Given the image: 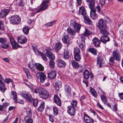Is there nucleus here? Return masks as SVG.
Masks as SVG:
<instances>
[{"mask_svg":"<svg viewBox=\"0 0 123 123\" xmlns=\"http://www.w3.org/2000/svg\"><path fill=\"white\" fill-rule=\"evenodd\" d=\"M46 54L47 57L50 59L49 63V66L51 68H54L55 63L53 61L55 58V56L49 50H47Z\"/></svg>","mask_w":123,"mask_h":123,"instance_id":"f257e3e1","label":"nucleus"},{"mask_svg":"<svg viewBox=\"0 0 123 123\" xmlns=\"http://www.w3.org/2000/svg\"><path fill=\"white\" fill-rule=\"evenodd\" d=\"M38 91L40 97L42 98H46L49 97V93L46 89L40 88L38 89Z\"/></svg>","mask_w":123,"mask_h":123,"instance_id":"f03ea898","label":"nucleus"},{"mask_svg":"<svg viewBox=\"0 0 123 123\" xmlns=\"http://www.w3.org/2000/svg\"><path fill=\"white\" fill-rule=\"evenodd\" d=\"M11 23L13 25L18 24L21 21V18L18 16L14 15L11 16L9 18Z\"/></svg>","mask_w":123,"mask_h":123,"instance_id":"7ed1b4c3","label":"nucleus"},{"mask_svg":"<svg viewBox=\"0 0 123 123\" xmlns=\"http://www.w3.org/2000/svg\"><path fill=\"white\" fill-rule=\"evenodd\" d=\"M36 76L38 79H40V82L42 83H43L47 79L45 74L42 72L37 73L36 74Z\"/></svg>","mask_w":123,"mask_h":123,"instance_id":"20e7f679","label":"nucleus"},{"mask_svg":"<svg viewBox=\"0 0 123 123\" xmlns=\"http://www.w3.org/2000/svg\"><path fill=\"white\" fill-rule=\"evenodd\" d=\"M10 40L12 48L14 49H16L20 47L19 44L15 41L13 38L10 37Z\"/></svg>","mask_w":123,"mask_h":123,"instance_id":"39448f33","label":"nucleus"},{"mask_svg":"<svg viewBox=\"0 0 123 123\" xmlns=\"http://www.w3.org/2000/svg\"><path fill=\"white\" fill-rule=\"evenodd\" d=\"M70 25L74 27L75 30L78 32L80 31L81 27V26L78 24L74 20L71 21L70 23Z\"/></svg>","mask_w":123,"mask_h":123,"instance_id":"423d86ee","label":"nucleus"},{"mask_svg":"<svg viewBox=\"0 0 123 123\" xmlns=\"http://www.w3.org/2000/svg\"><path fill=\"white\" fill-rule=\"evenodd\" d=\"M98 26L100 29L102 28H105L107 27L106 23L105 20L103 19H101L98 20Z\"/></svg>","mask_w":123,"mask_h":123,"instance_id":"0eeeda50","label":"nucleus"},{"mask_svg":"<svg viewBox=\"0 0 123 123\" xmlns=\"http://www.w3.org/2000/svg\"><path fill=\"white\" fill-rule=\"evenodd\" d=\"M113 57L117 61H119L120 59V55L119 53L117 51L115 50L112 53Z\"/></svg>","mask_w":123,"mask_h":123,"instance_id":"6e6552de","label":"nucleus"},{"mask_svg":"<svg viewBox=\"0 0 123 123\" xmlns=\"http://www.w3.org/2000/svg\"><path fill=\"white\" fill-rule=\"evenodd\" d=\"M93 8H95V10H94L92 9H91V11L90 12V15L91 18L93 19L94 20L97 18L98 16L97 14L95 13L96 10V9L95 8V7H94Z\"/></svg>","mask_w":123,"mask_h":123,"instance_id":"1a4fd4ad","label":"nucleus"},{"mask_svg":"<svg viewBox=\"0 0 123 123\" xmlns=\"http://www.w3.org/2000/svg\"><path fill=\"white\" fill-rule=\"evenodd\" d=\"M17 41L19 43L24 44L26 42L27 39L25 37L21 36L17 37Z\"/></svg>","mask_w":123,"mask_h":123,"instance_id":"9d476101","label":"nucleus"},{"mask_svg":"<svg viewBox=\"0 0 123 123\" xmlns=\"http://www.w3.org/2000/svg\"><path fill=\"white\" fill-rule=\"evenodd\" d=\"M75 109L74 107L70 106L68 107L67 108V112L70 115H74L75 113Z\"/></svg>","mask_w":123,"mask_h":123,"instance_id":"9b49d317","label":"nucleus"},{"mask_svg":"<svg viewBox=\"0 0 123 123\" xmlns=\"http://www.w3.org/2000/svg\"><path fill=\"white\" fill-rule=\"evenodd\" d=\"M22 96L28 101L31 102V101L32 99V98L30 94L27 93H24L22 94Z\"/></svg>","mask_w":123,"mask_h":123,"instance_id":"f8f14e48","label":"nucleus"},{"mask_svg":"<svg viewBox=\"0 0 123 123\" xmlns=\"http://www.w3.org/2000/svg\"><path fill=\"white\" fill-rule=\"evenodd\" d=\"M84 121L87 123H93V120L87 115H84Z\"/></svg>","mask_w":123,"mask_h":123,"instance_id":"ddd939ff","label":"nucleus"},{"mask_svg":"<svg viewBox=\"0 0 123 123\" xmlns=\"http://www.w3.org/2000/svg\"><path fill=\"white\" fill-rule=\"evenodd\" d=\"M10 12L8 9L2 10L0 13V18H3L5 17Z\"/></svg>","mask_w":123,"mask_h":123,"instance_id":"4468645a","label":"nucleus"},{"mask_svg":"<svg viewBox=\"0 0 123 123\" xmlns=\"http://www.w3.org/2000/svg\"><path fill=\"white\" fill-rule=\"evenodd\" d=\"M57 66L59 68H62L65 67L66 63L62 59H58L57 61Z\"/></svg>","mask_w":123,"mask_h":123,"instance_id":"2eb2a0df","label":"nucleus"},{"mask_svg":"<svg viewBox=\"0 0 123 123\" xmlns=\"http://www.w3.org/2000/svg\"><path fill=\"white\" fill-rule=\"evenodd\" d=\"M97 65L98 67H101L104 63V62L103 61V58L102 57L98 56L97 59Z\"/></svg>","mask_w":123,"mask_h":123,"instance_id":"dca6fc26","label":"nucleus"},{"mask_svg":"<svg viewBox=\"0 0 123 123\" xmlns=\"http://www.w3.org/2000/svg\"><path fill=\"white\" fill-rule=\"evenodd\" d=\"M86 1L89 3V6L90 9H92L94 10H95L94 7H95V4L94 0H86Z\"/></svg>","mask_w":123,"mask_h":123,"instance_id":"f3484780","label":"nucleus"},{"mask_svg":"<svg viewBox=\"0 0 123 123\" xmlns=\"http://www.w3.org/2000/svg\"><path fill=\"white\" fill-rule=\"evenodd\" d=\"M56 72L54 71L49 72L48 74V78L51 80L55 78L56 76Z\"/></svg>","mask_w":123,"mask_h":123,"instance_id":"a211bd4d","label":"nucleus"},{"mask_svg":"<svg viewBox=\"0 0 123 123\" xmlns=\"http://www.w3.org/2000/svg\"><path fill=\"white\" fill-rule=\"evenodd\" d=\"M62 40L65 43H71L70 38L68 35H67L63 37L62 38Z\"/></svg>","mask_w":123,"mask_h":123,"instance_id":"6ab92c4d","label":"nucleus"},{"mask_svg":"<svg viewBox=\"0 0 123 123\" xmlns=\"http://www.w3.org/2000/svg\"><path fill=\"white\" fill-rule=\"evenodd\" d=\"M101 41L104 44L109 41L110 38L107 36H102L100 38Z\"/></svg>","mask_w":123,"mask_h":123,"instance_id":"aec40b11","label":"nucleus"},{"mask_svg":"<svg viewBox=\"0 0 123 123\" xmlns=\"http://www.w3.org/2000/svg\"><path fill=\"white\" fill-rule=\"evenodd\" d=\"M79 13L83 15V17L84 16H86V12L84 7L82 6L80 8Z\"/></svg>","mask_w":123,"mask_h":123,"instance_id":"412c9836","label":"nucleus"},{"mask_svg":"<svg viewBox=\"0 0 123 123\" xmlns=\"http://www.w3.org/2000/svg\"><path fill=\"white\" fill-rule=\"evenodd\" d=\"M93 43L96 47H98L100 45V42L97 38H94L93 40Z\"/></svg>","mask_w":123,"mask_h":123,"instance_id":"4be33fe9","label":"nucleus"},{"mask_svg":"<svg viewBox=\"0 0 123 123\" xmlns=\"http://www.w3.org/2000/svg\"><path fill=\"white\" fill-rule=\"evenodd\" d=\"M54 101L58 105L60 106L61 105V101L59 97L57 95L54 96Z\"/></svg>","mask_w":123,"mask_h":123,"instance_id":"5701e85b","label":"nucleus"},{"mask_svg":"<svg viewBox=\"0 0 123 123\" xmlns=\"http://www.w3.org/2000/svg\"><path fill=\"white\" fill-rule=\"evenodd\" d=\"M36 68L40 71H43L44 70V67L41 64L39 63H35V64Z\"/></svg>","mask_w":123,"mask_h":123,"instance_id":"b1692460","label":"nucleus"},{"mask_svg":"<svg viewBox=\"0 0 123 123\" xmlns=\"http://www.w3.org/2000/svg\"><path fill=\"white\" fill-rule=\"evenodd\" d=\"M71 88L68 85H66L65 87V90L66 92V94L67 95L70 94Z\"/></svg>","mask_w":123,"mask_h":123,"instance_id":"393cba45","label":"nucleus"},{"mask_svg":"<svg viewBox=\"0 0 123 123\" xmlns=\"http://www.w3.org/2000/svg\"><path fill=\"white\" fill-rule=\"evenodd\" d=\"M44 106L45 103L44 101H43L37 109V111L40 112H42L44 109Z\"/></svg>","mask_w":123,"mask_h":123,"instance_id":"a878e982","label":"nucleus"},{"mask_svg":"<svg viewBox=\"0 0 123 123\" xmlns=\"http://www.w3.org/2000/svg\"><path fill=\"white\" fill-rule=\"evenodd\" d=\"M70 57L69 51L68 50H65L63 53V57L66 59H68Z\"/></svg>","mask_w":123,"mask_h":123,"instance_id":"bb28decb","label":"nucleus"},{"mask_svg":"<svg viewBox=\"0 0 123 123\" xmlns=\"http://www.w3.org/2000/svg\"><path fill=\"white\" fill-rule=\"evenodd\" d=\"M62 47V45L61 43H57L56 44L55 46V49L56 51H58L61 49Z\"/></svg>","mask_w":123,"mask_h":123,"instance_id":"cd10ccee","label":"nucleus"},{"mask_svg":"<svg viewBox=\"0 0 123 123\" xmlns=\"http://www.w3.org/2000/svg\"><path fill=\"white\" fill-rule=\"evenodd\" d=\"M107 29V27H106L105 28H102L99 29L100 30V33H101L103 35H108V32L107 31L106 29Z\"/></svg>","mask_w":123,"mask_h":123,"instance_id":"c85d7f7f","label":"nucleus"},{"mask_svg":"<svg viewBox=\"0 0 123 123\" xmlns=\"http://www.w3.org/2000/svg\"><path fill=\"white\" fill-rule=\"evenodd\" d=\"M71 64L73 67L74 68H78L80 67L78 63L74 60L72 61Z\"/></svg>","mask_w":123,"mask_h":123,"instance_id":"c756f323","label":"nucleus"},{"mask_svg":"<svg viewBox=\"0 0 123 123\" xmlns=\"http://www.w3.org/2000/svg\"><path fill=\"white\" fill-rule=\"evenodd\" d=\"M89 74L88 71L87 70H85L83 74L84 79L86 80L88 79L89 78Z\"/></svg>","mask_w":123,"mask_h":123,"instance_id":"7c9ffc66","label":"nucleus"},{"mask_svg":"<svg viewBox=\"0 0 123 123\" xmlns=\"http://www.w3.org/2000/svg\"><path fill=\"white\" fill-rule=\"evenodd\" d=\"M62 85V82L60 81H58L55 83V89L56 90H58L59 89V88L61 87Z\"/></svg>","mask_w":123,"mask_h":123,"instance_id":"2f4dec72","label":"nucleus"},{"mask_svg":"<svg viewBox=\"0 0 123 123\" xmlns=\"http://www.w3.org/2000/svg\"><path fill=\"white\" fill-rule=\"evenodd\" d=\"M67 31L71 35L73 36L76 33V31L74 30H73L71 28L69 27L67 28Z\"/></svg>","mask_w":123,"mask_h":123,"instance_id":"473e14b6","label":"nucleus"},{"mask_svg":"<svg viewBox=\"0 0 123 123\" xmlns=\"http://www.w3.org/2000/svg\"><path fill=\"white\" fill-rule=\"evenodd\" d=\"M84 18L86 21V23L89 25H92V22L89 18L87 16H84Z\"/></svg>","mask_w":123,"mask_h":123,"instance_id":"72a5a7b5","label":"nucleus"},{"mask_svg":"<svg viewBox=\"0 0 123 123\" xmlns=\"http://www.w3.org/2000/svg\"><path fill=\"white\" fill-rule=\"evenodd\" d=\"M9 43L8 42H6L2 43L0 45V47L3 49H6L9 46Z\"/></svg>","mask_w":123,"mask_h":123,"instance_id":"f704fd0d","label":"nucleus"},{"mask_svg":"<svg viewBox=\"0 0 123 123\" xmlns=\"http://www.w3.org/2000/svg\"><path fill=\"white\" fill-rule=\"evenodd\" d=\"M79 47L81 49H84L85 47V42L83 41H81L79 45Z\"/></svg>","mask_w":123,"mask_h":123,"instance_id":"c9c22d12","label":"nucleus"},{"mask_svg":"<svg viewBox=\"0 0 123 123\" xmlns=\"http://www.w3.org/2000/svg\"><path fill=\"white\" fill-rule=\"evenodd\" d=\"M38 53L40 55V56L42 57L44 60L46 61H47V59L46 57V56L45 54L40 51H38Z\"/></svg>","mask_w":123,"mask_h":123,"instance_id":"e433bc0d","label":"nucleus"},{"mask_svg":"<svg viewBox=\"0 0 123 123\" xmlns=\"http://www.w3.org/2000/svg\"><path fill=\"white\" fill-rule=\"evenodd\" d=\"M89 51L95 55H96L97 54V51L94 48H90L89 49Z\"/></svg>","mask_w":123,"mask_h":123,"instance_id":"4c0bfd02","label":"nucleus"},{"mask_svg":"<svg viewBox=\"0 0 123 123\" xmlns=\"http://www.w3.org/2000/svg\"><path fill=\"white\" fill-rule=\"evenodd\" d=\"M90 91L91 94L95 97L96 98L97 97V95L96 92L92 88H91Z\"/></svg>","mask_w":123,"mask_h":123,"instance_id":"58836bf2","label":"nucleus"},{"mask_svg":"<svg viewBox=\"0 0 123 123\" xmlns=\"http://www.w3.org/2000/svg\"><path fill=\"white\" fill-rule=\"evenodd\" d=\"M29 30V27L27 26H25L23 29V31L24 33L26 35H27Z\"/></svg>","mask_w":123,"mask_h":123,"instance_id":"ea45409f","label":"nucleus"},{"mask_svg":"<svg viewBox=\"0 0 123 123\" xmlns=\"http://www.w3.org/2000/svg\"><path fill=\"white\" fill-rule=\"evenodd\" d=\"M74 59L76 61H79L81 58V56L80 54L74 55Z\"/></svg>","mask_w":123,"mask_h":123,"instance_id":"a19ab883","label":"nucleus"},{"mask_svg":"<svg viewBox=\"0 0 123 123\" xmlns=\"http://www.w3.org/2000/svg\"><path fill=\"white\" fill-rule=\"evenodd\" d=\"M74 55L80 54V50L79 48L77 47L75 48L74 50Z\"/></svg>","mask_w":123,"mask_h":123,"instance_id":"79ce46f5","label":"nucleus"},{"mask_svg":"<svg viewBox=\"0 0 123 123\" xmlns=\"http://www.w3.org/2000/svg\"><path fill=\"white\" fill-rule=\"evenodd\" d=\"M11 95H12V97L14 101L17 99V94L16 92L13 91L12 92Z\"/></svg>","mask_w":123,"mask_h":123,"instance_id":"37998d69","label":"nucleus"},{"mask_svg":"<svg viewBox=\"0 0 123 123\" xmlns=\"http://www.w3.org/2000/svg\"><path fill=\"white\" fill-rule=\"evenodd\" d=\"M4 79L1 74H0V85L1 86H5L3 81Z\"/></svg>","mask_w":123,"mask_h":123,"instance_id":"c03bdc74","label":"nucleus"},{"mask_svg":"<svg viewBox=\"0 0 123 123\" xmlns=\"http://www.w3.org/2000/svg\"><path fill=\"white\" fill-rule=\"evenodd\" d=\"M101 99L102 102L105 104H106L107 101L106 97L104 95H102L101 96Z\"/></svg>","mask_w":123,"mask_h":123,"instance_id":"a18cd8bd","label":"nucleus"},{"mask_svg":"<svg viewBox=\"0 0 123 123\" xmlns=\"http://www.w3.org/2000/svg\"><path fill=\"white\" fill-rule=\"evenodd\" d=\"M53 114L55 116H57L58 113V110L57 109L56 107H53Z\"/></svg>","mask_w":123,"mask_h":123,"instance_id":"49530a36","label":"nucleus"},{"mask_svg":"<svg viewBox=\"0 0 123 123\" xmlns=\"http://www.w3.org/2000/svg\"><path fill=\"white\" fill-rule=\"evenodd\" d=\"M71 104L72 107H75L77 105V102L75 100H72V101L71 102Z\"/></svg>","mask_w":123,"mask_h":123,"instance_id":"de8ad7c7","label":"nucleus"},{"mask_svg":"<svg viewBox=\"0 0 123 123\" xmlns=\"http://www.w3.org/2000/svg\"><path fill=\"white\" fill-rule=\"evenodd\" d=\"M114 59L113 57H111L109 59V63L112 66L114 65Z\"/></svg>","mask_w":123,"mask_h":123,"instance_id":"09e8293b","label":"nucleus"},{"mask_svg":"<svg viewBox=\"0 0 123 123\" xmlns=\"http://www.w3.org/2000/svg\"><path fill=\"white\" fill-rule=\"evenodd\" d=\"M48 6V4H43V3L41 5V7L43 9V10H46Z\"/></svg>","mask_w":123,"mask_h":123,"instance_id":"8fccbe9b","label":"nucleus"},{"mask_svg":"<svg viewBox=\"0 0 123 123\" xmlns=\"http://www.w3.org/2000/svg\"><path fill=\"white\" fill-rule=\"evenodd\" d=\"M28 115L25 118H31V117L32 114V110H29L28 112Z\"/></svg>","mask_w":123,"mask_h":123,"instance_id":"3c124183","label":"nucleus"},{"mask_svg":"<svg viewBox=\"0 0 123 123\" xmlns=\"http://www.w3.org/2000/svg\"><path fill=\"white\" fill-rule=\"evenodd\" d=\"M38 103V100L37 99H34L33 100V105L34 107H36L37 106Z\"/></svg>","mask_w":123,"mask_h":123,"instance_id":"603ef678","label":"nucleus"},{"mask_svg":"<svg viewBox=\"0 0 123 123\" xmlns=\"http://www.w3.org/2000/svg\"><path fill=\"white\" fill-rule=\"evenodd\" d=\"M83 34L84 35H85L86 36H87L90 34L91 33L89 30L86 29L85 31Z\"/></svg>","mask_w":123,"mask_h":123,"instance_id":"864d4df0","label":"nucleus"},{"mask_svg":"<svg viewBox=\"0 0 123 123\" xmlns=\"http://www.w3.org/2000/svg\"><path fill=\"white\" fill-rule=\"evenodd\" d=\"M15 101L16 103H18L22 104H23L24 103V101L22 99H17Z\"/></svg>","mask_w":123,"mask_h":123,"instance_id":"5fc2aeb1","label":"nucleus"},{"mask_svg":"<svg viewBox=\"0 0 123 123\" xmlns=\"http://www.w3.org/2000/svg\"><path fill=\"white\" fill-rule=\"evenodd\" d=\"M48 116L49 117V120L50 121L53 122L54 121V117L53 116L51 115H49Z\"/></svg>","mask_w":123,"mask_h":123,"instance_id":"6e6d98bb","label":"nucleus"},{"mask_svg":"<svg viewBox=\"0 0 123 123\" xmlns=\"http://www.w3.org/2000/svg\"><path fill=\"white\" fill-rule=\"evenodd\" d=\"M0 86V90L2 92H5L6 88L4 87L5 86Z\"/></svg>","mask_w":123,"mask_h":123,"instance_id":"4d7b16f0","label":"nucleus"},{"mask_svg":"<svg viewBox=\"0 0 123 123\" xmlns=\"http://www.w3.org/2000/svg\"><path fill=\"white\" fill-rule=\"evenodd\" d=\"M55 23V21H53L51 22L47 23L45 25L46 26H51L54 24Z\"/></svg>","mask_w":123,"mask_h":123,"instance_id":"13d9d810","label":"nucleus"},{"mask_svg":"<svg viewBox=\"0 0 123 123\" xmlns=\"http://www.w3.org/2000/svg\"><path fill=\"white\" fill-rule=\"evenodd\" d=\"M85 36H86L85 35H84V34H81L80 36V38L82 40V41H83L84 42H85V40L86 39L85 38Z\"/></svg>","mask_w":123,"mask_h":123,"instance_id":"bf43d9fd","label":"nucleus"},{"mask_svg":"<svg viewBox=\"0 0 123 123\" xmlns=\"http://www.w3.org/2000/svg\"><path fill=\"white\" fill-rule=\"evenodd\" d=\"M6 39L2 38H0V43H3L6 42Z\"/></svg>","mask_w":123,"mask_h":123,"instance_id":"052dcab7","label":"nucleus"},{"mask_svg":"<svg viewBox=\"0 0 123 123\" xmlns=\"http://www.w3.org/2000/svg\"><path fill=\"white\" fill-rule=\"evenodd\" d=\"M28 67L30 69L32 70H33V68L34 67V66L32 64H31L29 62L28 63Z\"/></svg>","mask_w":123,"mask_h":123,"instance_id":"680f3d73","label":"nucleus"},{"mask_svg":"<svg viewBox=\"0 0 123 123\" xmlns=\"http://www.w3.org/2000/svg\"><path fill=\"white\" fill-rule=\"evenodd\" d=\"M25 4L24 2L22 0H21L19 2L18 6H24Z\"/></svg>","mask_w":123,"mask_h":123,"instance_id":"e2e57ef3","label":"nucleus"},{"mask_svg":"<svg viewBox=\"0 0 123 123\" xmlns=\"http://www.w3.org/2000/svg\"><path fill=\"white\" fill-rule=\"evenodd\" d=\"M12 80L9 78L6 79L5 80V82L7 84L9 83L10 82H12Z\"/></svg>","mask_w":123,"mask_h":123,"instance_id":"0e129e2a","label":"nucleus"},{"mask_svg":"<svg viewBox=\"0 0 123 123\" xmlns=\"http://www.w3.org/2000/svg\"><path fill=\"white\" fill-rule=\"evenodd\" d=\"M4 28L3 24L2 21H0V30L3 29Z\"/></svg>","mask_w":123,"mask_h":123,"instance_id":"69168bd1","label":"nucleus"},{"mask_svg":"<svg viewBox=\"0 0 123 123\" xmlns=\"http://www.w3.org/2000/svg\"><path fill=\"white\" fill-rule=\"evenodd\" d=\"M32 122L33 120L31 118H29L26 120V123H32Z\"/></svg>","mask_w":123,"mask_h":123,"instance_id":"338daca9","label":"nucleus"},{"mask_svg":"<svg viewBox=\"0 0 123 123\" xmlns=\"http://www.w3.org/2000/svg\"><path fill=\"white\" fill-rule=\"evenodd\" d=\"M118 96L120 100L123 99V92L119 93Z\"/></svg>","mask_w":123,"mask_h":123,"instance_id":"774afa93","label":"nucleus"}]
</instances>
